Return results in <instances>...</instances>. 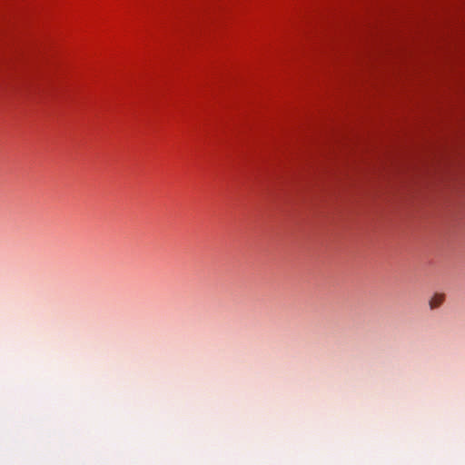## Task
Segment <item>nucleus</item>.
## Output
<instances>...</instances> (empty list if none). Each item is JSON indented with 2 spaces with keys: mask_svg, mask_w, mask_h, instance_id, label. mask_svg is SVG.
<instances>
[{
  "mask_svg": "<svg viewBox=\"0 0 465 465\" xmlns=\"http://www.w3.org/2000/svg\"><path fill=\"white\" fill-rule=\"evenodd\" d=\"M444 300V294L435 293L429 301V306L431 310H435L443 303Z\"/></svg>",
  "mask_w": 465,
  "mask_h": 465,
  "instance_id": "1",
  "label": "nucleus"
}]
</instances>
